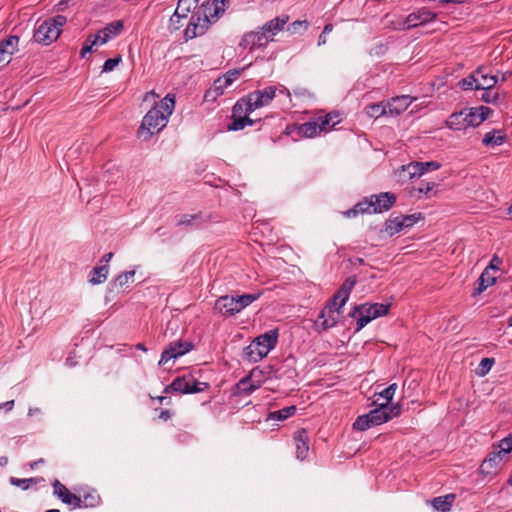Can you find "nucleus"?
Wrapping results in <instances>:
<instances>
[{
	"mask_svg": "<svg viewBox=\"0 0 512 512\" xmlns=\"http://www.w3.org/2000/svg\"><path fill=\"white\" fill-rule=\"evenodd\" d=\"M123 27V22L121 20H116L107 24L103 29L94 35L100 41V45H103L110 41L112 38L118 36L123 30Z\"/></svg>",
	"mask_w": 512,
	"mask_h": 512,
	"instance_id": "21",
	"label": "nucleus"
},
{
	"mask_svg": "<svg viewBox=\"0 0 512 512\" xmlns=\"http://www.w3.org/2000/svg\"><path fill=\"white\" fill-rule=\"evenodd\" d=\"M497 451L504 457L512 451V432L499 442Z\"/></svg>",
	"mask_w": 512,
	"mask_h": 512,
	"instance_id": "45",
	"label": "nucleus"
},
{
	"mask_svg": "<svg viewBox=\"0 0 512 512\" xmlns=\"http://www.w3.org/2000/svg\"><path fill=\"white\" fill-rule=\"evenodd\" d=\"M82 507L85 508H93L96 507L100 503V496L96 491H91L86 493L83 498H81Z\"/></svg>",
	"mask_w": 512,
	"mask_h": 512,
	"instance_id": "40",
	"label": "nucleus"
},
{
	"mask_svg": "<svg viewBox=\"0 0 512 512\" xmlns=\"http://www.w3.org/2000/svg\"><path fill=\"white\" fill-rule=\"evenodd\" d=\"M269 42L270 40L267 38L265 31L260 28L259 30L245 33L239 43V47L253 51L256 48L266 47Z\"/></svg>",
	"mask_w": 512,
	"mask_h": 512,
	"instance_id": "12",
	"label": "nucleus"
},
{
	"mask_svg": "<svg viewBox=\"0 0 512 512\" xmlns=\"http://www.w3.org/2000/svg\"><path fill=\"white\" fill-rule=\"evenodd\" d=\"M333 30V25L332 24H327L324 26V29H323V34H329L330 32H332Z\"/></svg>",
	"mask_w": 512,
	"mask_h": 512,
	"instance_id": "62",
	"label": "nucleus"
},
{
	"mask_svg": "<svg viewBox=\"0 0 512 512\" xmlns=\"http://www.w3.org/2000/svg\"><path fill=\"white\" fill-rule=\"evenodd\" d=\"M396 389L397 385L395 383L390 384L387 388H385L379 393V396L384 398L387 401V403L390 404V401L393 399L395 395Z\"/></svg>",
	"mask_w": 512,
	"mask_h": 512,
	"instance_id": "46",
	"label": "nucleus"
},
{
	"mask_svg": "<svg viewBox=\"0 0 512 512\" xmlns=\"http://www.w3.org/2000/svg\"><path fill=\"white\" fill-rule=\"evenodd\" d=\"M389 308L390 304L383 303L363 304L355 307V312L351 315L354 316L356 312L359 313V317L356 322L357 331L364 328L372 320L387 315Z\"/></svg>",
	"mask_w": 512,
	"mask_h": 512,
	"instance_id": "9",
	"label": "nucleus"
},
{
	"mask_svg": "<svg viewBox=\"0 0 512 512\" xmlns=\"http://www.w3.org/2000/svg\"><path fill=\"white\" fill-rule=\"evenodd\" d=\"M66 23V16L60 14L38 22L33 34L34 41L44 46L52 44L58 39Z\"/></svg>",
	"mask_w": 512,
	"mask_h": 512,
	"instance_id": "6",
	"label": "nucleus"
},
{
	"mask_svg": "<svg viewBox=\"0 0 512 512\" xmlns=\"http://www.w3.org/2000/svg\"><path fill=\"white\" fill-rule=\"evenodd\" d=\"M372 214L373 211V204L371 202L370 197L364 198L362 201L358 202L353 208L347 210L344 212V216L347 218L355 217L358 214Z\"/></svg>",
	"mask_w": 512,
	"mask_h": 512,
	"instance_id": "28",
	"label": "nucleus"
},
{
	"mask_svg": "<svg viewBox=\"0 0 512 512\" xmlns=\"http://www.w3.org/2000/svg\"><path fill=\"white\" fill-rule=\"evenodd\" d=\"M207 388V383L197 381L192 375L177 377L166 386L165 392H178L183 394L202 392Z\"/></svg>",
	"mask_w": 512,
	"mask_h": 512,
	"instance_id": "10",
	"label": "nucleus"
},
{
	"mask_svg": "<svg viewBox=\"0 0 512 512\" xmlns=\"http://www.w3.org/2000/svg\"><path fill=\"white\" fill-rule=\"evenodd\" d=\"M19 37L11 35L0 41V68L6 67L18 50Z\"/></svg>",
	"mask_w": 512,
	"mask_h": 512,
	"instance_id": "13",
	"label": "nucleus"
},
{
	"mask_svg": "<svg viewBox=\"0 0 512 512\" xmlns=\"http://www.w3.org/2000/svg\"><path fill=\"white\" fill-rule=\"evenodd\" d=\"M297 132L305 138H313L318 136L322 131L319 127V122H317V119H314L299 125Z\"/></svg>",
	"mask_w": 512,
	"mask_h": 512,
	"instance_id": "31",
	"label": "nucleus"
},
{
	"mask_svg": "<svg viewBox=\"0 0 512 512\" xmlns=\"http://www.w3.org/2000/svg\"><path fill=\"white\" fill-rule=\"evenodd\" d=\"M230 86V79H225L224 76L217 78L212 87L211 91L215 93L216 96L222 95L226 88Z\"/></svg>",
	"mask_w": 512,
	"mask_h": 512,
	"instance_id": "42",
	"label": "nucleus"
},
{
	"mask_svg": "<svg viewBox=\"0 0 512 512\" xmlns=\"http://www.w3.org/2000/svg\"><path fill=\"white\" fill-rule=\"evenodd\" d=\"M178 6L180 10H186L190 12L194 11L197 7V5L193 3V0H179Z\"/></svg>",
	"mask_w": 512,
	"mask_h": 512,
	"instance_id": "49",
	"label": "nucleus"
},
{
	"mask_svg": "<svg viewBox=\"0 0 512 512\" xmlns=\"http://www.w3.org/2000/svg\"><path fill=\"white\" fill-rule=\"evenodd\" d=\"M498 99L497 93L493 92L491 90H484V93L482 94V100L486 103H494Z\"/></svg>",
	"mask_w": 512,
	"mask_h": 512,
	"instance_id": "52",
	"label": "nucleus"
},
{
	"mask_svg": "<svg viewBox=\"0 0 512 512\" xmlns=\"http://www.w3.org/2000/svg\"><path fill=\"white\" fill-rule=\"evenodd\" d=\"M420 219H422L421 213H414L411 215H400L396 217H390L384 226V232L392 237L395 234L400 233L406 228L412 227Z\"/></svg>",
	"mask_w": 512,
	"mask_h": 512,
	"instance_id": "11",
	"label": "nucleus"
},
{
	"mask_svg": "<svg viewBox=\"0 0 512 512\" xmlns=\"http://www.w3.org/2000/svg\"><path fill=\"white\" fill-rule=\"evenodd\" d=\"M210 217L202 213L197 214H184L178 221V225H183L191 228H199L208 223Z\"/></svg>",
	"mask_w": 512,
	"mask_h": 512,
	"instance_id": "26",
	"label": "nucleus"
},
{
	"mask_svg": "<svg viewBox=\"0 0 512 512\" xmlns=\"http://www.w3.org/2000/svg\"><path fill=\"white\" fill-rule=\"evenodd\" d=\"M436 18V14L426 7L420 8L407 16L406 26L408 28L427 24Z\"/></svg>",
	"mask_w": 512,
	"mask_h": 512,
	"instance_id": "18",
	"label": "nucleus"
},
{
	"mask_svg": "<svg viewBox=\"0 0 512 512\" xmlns=\"http://www.w3.org/2000/svg\"><path fill=\"white\" fill-rule=\"evenodd\" d=\"M192 347L193 345L189 342L171 343L166 349L163 350L159 365H163L171 359H177L178 357L189 352Z\"/></svg>",
	"mask_w": 512,
	"mask_h": 512,
	"instance_id": "16",
	"label": "nucleus"
},
{
	"mask_svg": "<svg viewBox=\"0 0 512 512\" xmlns=\"http://www.w3.org/2000/svg\"><path fill=\"white\" fill-rule=\"evenodd\" d=\"M251 113L236 112L235 106L232 110V120L228 125L229 131H239L244 129L246 126H252L254 121L249 118Z\"/></svg>",
	"mask_w": 512,
	"mask_h": 512,
	"instance_id": "25",
	"label": "nucleus"
},
{
	"mask_svg": "<svg viewBox=\"0 0 512 512\" xmlns=\"http://www.w3.org/2000/svg\"><path fill=\"white\" fill-rule=\"evenodd\" d=\"M326 41H327L326 34H323V32H322L318 38V46L324 45L326 43Z\"/></svg>",
	"mask_w": 512,
	"mask_h": 512,
	"instance_id": "60",
	"label": "nucleus"
},
{
	"mask_svg": "<svg viewBox=\"0 0 512 512\" xmlns=\"http://www.w3.org/2000/svg\"><path fill=\"white\" fill-rule=\"evenodd\" d=\"M504 456L497 450L491 452L481 463L479 473L485 476H493L498 473Z\"/></svg>",
	"mask_w": 512,
	"mask_h": 512,
	"instance_id": "17",
	"label": "nucleus"
},
{
	"mask_svg": "<svg viewBox=\"0 0 512 512\" xmlns=\"http://www.w3.org/2000/svg\"><path fill=\"white\" fill-rule=\"evenodd\" d=\"M288 21L289 17L287 15H282L266 22L261 29L265 31L267 38L270 41H273V37L284 28Z\"/></svg>",
	"mask_w": 512,
	"mask_h": 512,
	"instance_id": "23",
	"label": "nucleus"
},
{
	"mask_svg": "<svg viewBox=\"0 0 512 512\" xmlns=\"http://www.w3.org/2000/svg\"><path fill=\"white\" fill-rule=\"evenodd\" d=\"M500 264H501V259L498 256L494 255L492 257V259L490 260L489 266L486 269H488V271L490 269L499 270Z\"/></svg>",
	"mask_w": 512,
	"mask_h": 512,
	"instance_id": "55",
	"label": "nucleus"
},
{
	"mask_svg": "<svg viewBox=\"0 0 512 512\" xmlns=\"http://www.w3.org/2000/svg\"><path fill=\"white\" fill-rule=\"evenodd\" d=\"M181 20L182 19H180V16H178L176 13H173L170 18V27L174 30L179 29L182 26Z\"/></svg>",
	"mask_w": 512,
	"mask_h": 512,
	"instance_id": "54",
	"label": "nucleus"
},
{
	"mask_svg": "<svg viewBox=\"0 0 512 512\" xmlns=\"http://www.w3.org/2000/svg\"><path fill=\"white\" fill-rule=\"evenodd\" d=\"M242 70L232 69L229 70L224 76L225 79H230V85L239 77Z\"/></svg>",
	"mask_w": 512,
	"mask_h": 512,
	"instance_id": "53",
	"label": "nucleus"
},
{
	"mask_svg": "<svg viewBox=\"0 0 512 512\" xmlns=\"http://www.w3.org/2000/svg\"><path fill=\"white\" fill-rule=\"evenodd\" d=\"M374 213L388 211L396 202L395 194L391 192H382L377 195H371Z\"/></svg>",
	"mask_w": 512,
	"mask_h": 512,
	"instance_id": "20",
	"label": "nucleus"
},
{
	"mask_svg": "<svg viewBox=\"0 0 512 512\" xmlns=\"http://www.w3.org/2000/svg\"><path fill=\"white\" fill-rule=\"evenodd\" d=\"M260 295L261 293L221 296L215 303V309L225 316H233L256 301Z\"/></svg>",
	"mask_w": 512,
	"mask_h": 512,
	"instance_id": "8",
	"label": "nucleus"
},
{
	"mask_svg": "<svg viewBox=\"0 0 512 512\" xmlns=\"http://www.w3.org/2000/svg\"><path fill=\"white\" fill-rule=\"evenodd\" d=\"M9 482L11 485L21 488L22 490H27L31 487L32 484H36L38 482L37 478H16L10 477Z\"/></svg>",
	"mask_w": 512,
	"mask_h": 512,
	"instance_id": "41",
	"label": "nucleus"
},
{
	"mask_svg": "<svg viewBox=\"0 0 512 512\" xmlns=\"http://www.w3.org/2000/svg\"><path fill=\"white\" fill-rule=\"evenodd\" d=\"M479 281L485 282L486 286H492L496 282V278L490 275L488 269H485L481 274Z\"/></svg>",
	"mask_w": 512,
	"mask_h": 512,
	"instance_id": "51",
	"label": "nucleus"
},
{
	"mask_svg": "<svg viewBox=\"0 0 512 512\" xmlns=\"http://www.w3.org/2000/svg\"><path fill=\"white\" fill-rule=\"evenodd\" d=\"M366 114L371 118H379L381 116L388 115L386 102L374 103L366 106Z\"/></svg>",
	"mask_w": 512,
	"mask_h": 512,
	"instance_id": "39",
	"label": "nucleus"
},
{
	"mask_svg": "<svg viewBox=\"0 0 512 512\" xmlns=\"http://www.w3.org/2000/svg\"><path fill=\"white\" fill-rule=\"evenodd\" d=\"M52 486L54 495L63 503L69 505L73 509L82 508L81 497L71 493L59 480H55Z\"/></svg>",
	"mask_w": 512,
	"mask_h": 512,
	"instance_id": "14",
	"label": "nucleus"
},
{
	"mask_svg": "<svg viewBox=\"0 0 512 512\" xmlns=\"http://www.w3.org/2000/svg\"><path fill=\"white\" fill-rule=\"evenodd\" d=\"M342 308L339 306L338 308H333V305H326L321 311L316 325L324 331L332 328L338 322Z\"/></svg>",
	"mask_w": 512,
	"mask_h": 512,
	"instance_id": "15",
	"label": "nucleus"
},
{
	"mask_svg": "<svg viewBox=\"0 0 512 512\" xmlns=\"http://www.w3.org/2000/svg\"><path fill=\"white\" fill-rule=\"evenodd\" d=\"M415 100L408 95L393 97L386 102L388 116H398L403 113Z\"/></svg>",
	"mask_w": 512,
	"mask_h": 512,
	"instance_id": "19",
	"label": "nucleus"
},
{
	"mask_svg": "<svg viewBox=\"0 0 512 512\" xmlns=\"http://www.w3.org/2000/svg\"><path fill=\"white\" fill-rule=\"evenodd\" d=\"M121 60L120 56L107 59L103 64L102 71L111 72L121 62Z\"/></svg>",
	"mask_w": 512,
	"mask_h": 512,
	"instance_id": "47",
	"label": "nucleus"
},
{
	"mask_svg": "<svg viewBox=\"0 0 512 512\" xmlns=\"http://www.w3.org/2000/svg\"><path fill=\"white\" fill-rule=\"evenodd\" d=\"M109 273V267L107 265L94 267L91 271L89 282L92 285L101 284L106 281Z\"/></svg>",
	"mask_w": 512,
	"mask_h": 512,
	"instance_id": "35",
	"label": "nucleus"
},
{
	"mask_svg": "<svg viewBox=\"0 0 512 512\" xmlns=\"http://www.w3.org/2000/svg\"><path fill=\"white\" fill-rule=\"evenodd\" d=\"M459 86L463 90H477L476 86H478L476 73L473 72L468 77L463 78L459 81Z\"/></svg>",
	"mask_w": 512,
	"mask_h": 512,
	"instance_id": "43",
	"label": "nucleus"
},
{
	"mask_svg": "<svg viewBox=\"0 0 512 512\" xmlns=\"http://www.w3.org/2000/svg\"><path fill=\"white\" fill-rule=\"evenodd\" d=\"M505 140H506V134H505L504 130L493 129L484 135V137L482 139V144L485 147L494 148V147H498V146L502 145L505 142Z\"/></svg>",
	"mask_w": 512,
	"mask_h": 512,
	"instance_id": "27",
	"label": "nucleus"
},
{
	"mask_svg": "<svg viewBox=\"0 0 512 512\" xmlns=\"http://www.w3.org/2000/svg\"><path fill=\"white\" fill-rule=\"evenodd\" d=\"M13 406H14V400H10V401L0 404V408H6L8 411L12 410Z\"/></svg>",
	"mask_w": 512,
	"mask_h": 512,
	"instance_id": "58",
	"label": "nucleus"
},
{
	"mask_svg": "<svg viewBox=\"0 0 512 512\" xmlns=\"http://www.w3.org/2000/svg\"><path fill=\"white\" fill-rule=\"evenodd\" d=\"M422 165L420 162L413 161L407 165H403L400 171V177L407 178L409 180L419 178L423 175Z\"/></svg>",
	"mask_w": 512,
	"mask_h": 512,
	"instance_id": "32",
	"label": "nucleus"
},
{
	"mask_svg": "<svg viewBox=\"0 0 512 512\" xmlns=\"http://www.w3.org/2000/svg\"><path fill=\"white\" fill-rule=\"evenodd\" d=\"M113 257V253L112 252H109V253H106L103 255L102 257V261L108 263Z\"/></svg>",
	"mask_w": 512,
	"mask_h": 512,
	"instance_id": "61",
	"label": "nucleus"
},
{
	"mask_svg": "<svg viewBox=\"0 0 512 512\" xmlns=\"http://www.w3.org/2000/svg\"><path fill=\"white\" fill-rule=\"evenodd\" d=\"M494 364V359L492 358H483L480 362L481 375H485L492 368Z\"/></svg>",
	"mask_w": 512,
	"mask_h": 512,
	"instance_id": "50",
	"label": "nucleus"
},
{
	"mask_svg": "<svg viewBox=\"0 0 512 512\" xmlns=\"http://www.w3.org/2000/svg\"><path fill=\"white\" fill-rule=\"evenodd\" d=\"M159 417L166 421L171 418V414L168 410H162Z\"/></svg>",
	"mask_w": 512,
	"mask_h": 512,
	"instance_id": "59",
	"label": "nucleus"
},
{
	"mask_svg": "<svg viewBox=\"0 0 512 512\" xmlns=\"http://www.w3.org/2000/svg\"><path fill=\"white\" fill-rule=\"evenodd\" d=\"M422 165L423 175L429 171H435L441 167V164L436 161L420 162Z\"/></svg>",
	"mask_w": 512,
	"mask_h": 512,
	"instance_id": "48",
	"label": "nucleus"
},
{
	"mask_svg": "<svg viewBox=\"0 0 512 512\" xmlns=\"http://www.w3.org/2000/svg\"><path fill=\"white\" fill-rule=\"evenodd\" d=\"M489 286H486V283L485 282H482V281H479V288H478V292L481 293L483 292L484 290H486Z\"/></svg>",
	"mask_w": 512,
	"mask_h": 512,
	"instance_id": "64",
	"label": "nucleus"
},
{
	"mask_svg": "<svg viewBox=\"0 0 512 512\" xmlns=\"http://www.w3.org/2000/svg\"><path fill=\"white\" fill-rule=\"evenodd\" d=\"M134 276H135V270L122 272L117 277H115L112 284L115 287L127 288L129 286V284L133 283Z\"/></svg>",
	"mask_w": 512,
	"mask_h": 512,
	"instance_id": "38",
	"label": "nucleus"
},
{
	"mask_svg": "<svg viewBox=\"0 0 512 512\" xmlns=\"http://www.w3.org/2000/svg\"><path fill=\"white\" fill-rule=\"evenodd\" d=\"M356 284L354 276L348 277L336 293V299H340L339 307H343L349 299L350 293Z\"/></svg>",
	"mask_w": 512,
	"mask_h": 512,
	"instance_id": "30",
	"label": "nucleus"
},
{
	"mask_svg": "<svg viewBox=\"0 0 512 512\" xmlns=\"http://www.w3.org/2000/svg\"><path fill=\"white\" fill-rule=\"evenodd\" d=\"M435 182H424L421 183V185L417 188H413V190L410 192L413 196H417L418 198H421V194L425 196V198H431L433 195H435Z\"/></svg>",
	"mask_w": 512,
	"mask_h": 512,
	"instance_id": "36",
	"label": "nucleus"
},
{
	"mask_svg": "<svg viewBox=\"0 0 512 512\" xmlns=\"http://www.w3.org/2000/svg\"><path fill=\"white\" fill-rule=\"evenodd\" d=\"M296 406L291 405L284 407L280 410L270 412L268 415V420H277V421H284L288 419L289 417L293 416L296 413Z\"/></svg>",
	"mask_w": 512,
	"mask_h": 512,
	"instance_id": "37",
	"label": "nucleus"
},
{
	"mask_svg": "<svg viewBox=\"0 0 512 512\" xmlns=\"http://www.w3.org/2000/svg\"><path fill=\"white\" fill-rule=\"evenodd\" d=\"M277 88L268 86L261 90L250 92L235 104L236 112L252 113L256 109L267 106L276 95Z\"/></svg>",
	"mask_w": 512,
	"mask_h": 512,
	"instance_id": "7",
	"label": "nucleus"
},
{
	"mask_svg": "<svg viewBox=\"0 0 512 512\" xmlns=\"http://www.w3.org/2000/svg\"><path fill=\"white\" fill-rule=\"evenodd\" d=\"M98 44H100V41L96 38V36L94 34L89 35L81 49V57L84 58L88 53H91L93 47Z\"/></svg>",
	"mask_w": 512,
	"mask_h": 512,
	"instance_id": "44",
	"label": "nucleus"
},
{
	"mask_svg": "<svg viewBox=\"0 0 512 512\" xmlns=\"http://www.w3.org/2000/svg\"><path fill=\"white\" fill-rule=\"evenodd\" d=\"M76 364H77V362L74 361V359L71 356L67 357L66 365L72 367V366H75Z\"/></svg>",
	"mask_w": 512,
	"mask_h": 512,
	"instance_id": "63",
	"label": "nucleus"
},
{
	"mask_svg": "<svg viewBox=\"0 0 512 512\" xmlns=\"http://www.w3.org/2000/svg\"><path fill=\"white\" fill-rule=\"evenodd\" d=\"M175 96L167 94L156 106L151 108L143 117L138 130V137L144 141L163 130L174 111Z\"/></svg>",
	"mask_w": 512,
	"mask_h": 512,
	"instance_id": "1",
	"label": "nucleus"
},
{
	"mask_svg": "<svg viewBox=\"0 0 512 512\" xmlns=\"http://www.w3.org/2000/svg\"><path fill=\"white\" fill-rule=\"evenodd\" d=\"M278 341V330L272 329L256 337L244 348V358L250 363H257L275 348Z\"/></svg>",
	"mask_w": 512,
	"mask_h": 512,
	"instance_id": "5",
	"label": "nucleus"
},
{
	"mask_svg": "<svg viewBox=\"0 0 512 512\" xmlns=\"http://www.w3.org/2000/svg\"><path fill=\"white\" fill-rule=\"evenodd\" d=\"M261 371H258L257 369H253L251 374L247 377H244L241 379L237 385L239 391L244 394H250L256 389H258L261 384L260 382H254L253 378L256 376L257 373H260Z\"/></svg>",
	"mask_w": 512,
	"mask_h": 512,
	"instance_id": "29",
	"label": "nucleus"
},
{
	"mask_svg": "<svg viewBox=\"0 0 512 512\" xmlns=\"http://www.w3.org/2000/svg\"><path fill=\"white\" fill-rule=\"evenodd\" d=\"M402 412V406L399 403L380 404L375 409L366 414L360 415L353 423V429L366 431L367 429L378 426L399 416Z\"/></svg>",
	"mask_w": 512,
	"mask_h": 512,
	"instance_id": "3",
	"label": "nucleus"
},
{
	"mask_svg": "<svg viewBox=\"0 0 512 512\" xmlns=\"http://www.w3.org/2000/svg\"><path fill=\"white\" fill-rule=\"evenodd\" d=\"M491 113L492 110L487 106L465 108L452 113L446 120V126L454 131H464L469 127L479 126Z\"/></svg>",
	"mask_w": 512,
	"mask_h": 512,
	"instance_id": "4",
	"label": "nucleus"
},
{
	"mask_svg": "<svg viewBox=\"0 0 512 512\" xmlns=\"http://www.w3.org/2000/svg\"><path fill=\"white\" fill-rule=\"evenodd\" d=\"M294 442L296 448V457L299 460L307 458L309 452V437L305 429H300L294 433Z\"/></svg>",
	"mask_w": 512,
	"mask_h": 512,
	"instance_id": "22",
	"label": "nucleus"
},
{
	"mask_svg": "<svg viewBox=\"0 0 512 512\" xmlns=\"http://www.w3.org/2000/svg\"><path fill=\"white\" fill-rule=\"evenodd\" d=\"M174 13H176L178 16H180V19H186L190 11H183L179 9V6L177 5Z\"/></svg>",
	"mask_w": 512,
	"mask_h": 512,
	"instance_id": "57",
	"label": "nucleus"
},
{
	"mask_svg": "<svg viewBox=\"0 0 512 512\" xmlns=\"http://www.w3.org/2000/svg\"><path fill=\"white\" fill-rule=\"evenodd\" d=\"M317 122H319V127L322 132L330 131L336 124H338L341 119L338 113H329L325 116H319L316 118Z\"/></svg>",
	"mask_w": 512,
	"mask_h": 512,
	"instance_id": "33",
	"label": "nucleus"
},
{
	"mask_svg": "<svg viewBox=\"0 0 512 512\" xmlns=\"http://www.w3.org/2000/svg\"><path fill=\"white\" fill-rule=\"evenodd\" d=\"M225 0H206L196 15L191 17L184 35L186 39H193L203 35L209 25L215 23L225 12Z\"/></svg>",
	"mask_w": 512,
	"mask_h": 512,
	"instance_id": "2",
	"label": "nucleus"
},
{
	"mask_svg": "<svg viewBox=\"0 0 512 512\" xmlns=\"http://www.w3.org/2000/svg\"><path fill=\"white\" fill-rule=\"evenodd\" d=\"M455 500L454 494H447L445 496L436 497L432 500V506L441 512H448Z\"/></svg>",
	"mask_w": 512,
	"mask_h": 512,
	"instance_id": "34",
	"label": "nucleus"
},
{
	"mask_svg": "<svg viewBox=\"0 0 512 512\" xmlns=\"http://www.w3.org/2000/svg\"><path fill=\"white\" fill-rule=\"evenodd\" d=\"M291 27L296 30L299 27H304L305 29L308 27V23L306 21H294L291 24Z\"/></svg>",
	"mask_w": 512,
	"mask_h": 512,
	"instance_id": "56",
	"label": "nucleus"
},
{
	"mask_svg": "<svg viewBox=\"0 0 512 512\" xmlns=\"http://www.w3.org/2000/svg\"><path fill=\"white\" fill-rule=\"evenodd\" d=\"M478 86L476 89L479 90H491L498 82L497 75L490 74L486 71V68L479 67L476 71Z\"/></svg>",
	"mask_w": 512,
	"mask_h": 512,
	"instance_id": "24",
	"label": "nucleus"
}]
</instances>
